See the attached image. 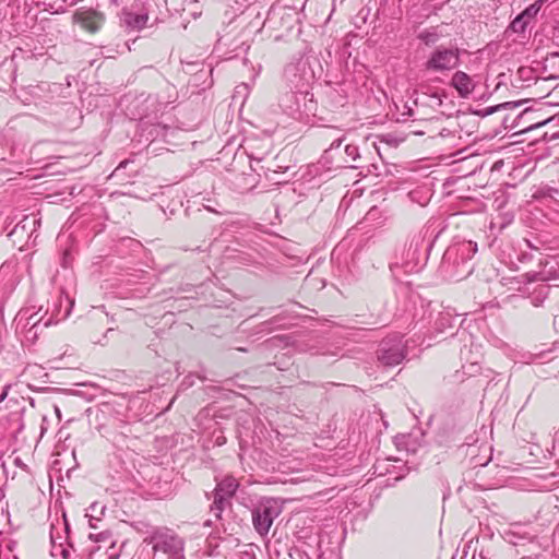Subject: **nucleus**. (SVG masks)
I'll return each mask as SVG.
<instances>
[{"instance_id": "obj_9", "label": "nucleus", "mask_w": 559, "mask_h": 559, "mask_svg": "<svg viewBox=\"0 0 559 559\" xmlns=\"http://www.w3.org/2000/svg\"><path fill=\"white\" fill-rule=\"evenodd\" d=\"M477 252V245L472 241H464L462 243H459L457 246L449 249L447 251L448 257L450 258L453 253H455L456 257H460L462 259V264L465 267L466 275L471 274L473 272V266L468 264V261L474 257V254Z\"/></svg>"}, {"instance_id": "obj_34", "label": "nucleus", "mask_w": 559, "mask_h": 559, "mask_svg": "<svg viewBox=\"0 0 559 559\" xmlns=\"http://www.w3.org/2000/svg\"><path fill=\"white\" fill-rule=\"evenodd\" d=\"M45 421H46V417L44 416V417H43V423H41V426H40V435H41V436H43V435H44V432L46 431Z\"/></svg>"}, {"instance_id": "obj_29", "label": "nucleus", "mask_w": 559, "mask_h": 559, "mask_svg": "<svg viewBox=\"0 0 559 559\" xmlns=\"http://www.w3.org/2000/svg\"><path fill=\"white\" fill-rule=\"evenodd\" d=\"M547 122H548V120H545V121H542V122H537V123H535V124H531V126L526 127L525 129H526V130H530V129L538 128V127H540V126L546 124Z\"/></svg>"}, {"instance_id": "obj_4", "label": "nucleus", "mask_w": 559, "mask_h": 559, "mask_svg": "<svg viewBox=\"0 0 559 559\" xmlns=\"http://www.w3.org/2000/svg\"><path fill=\"white\" fill-rule=\"evenodd\" d=\"M460 62V55L457 48L439 47L425 63V69L428 71L443 72L450 71L457 67Z\"/></svg>"}, {"instance_id": "obj_23", "label": "nucleus", "mask_w": 559, "mask_h": 559, "mask_svg": "<svg viewBox=\"0 0 559 559\" xmlns=\"http://www.w3.org/2000/svg\"><path fill=\"white\" fill-rule=\"evenodd\" d=\"M119 550L120 547H116V543L112 540L110 542L109 546L106 548V552L108 555L109 559H118L119 558Z\"/></svg>"}, {"instance_id": "obj_28", "label": "nucleus", "mask_w": 559, "mask_h": 559, "mask_svg": "<svg viewBox=\"0 0 559 559\" xmlns=\"http://www.w3.org/2000/svg\"><path fill=\"white\" fill-rule=\"evenodd\" d=\"M40 322H43L44 326H49L51 325L52 321H51V318L47 319V320H44V318H40L38 321H37V324H39Z\"/></svg>"}, {"instance_id": "obj_25", "label": "nucleus", "mask_w": 559, "mask_h": 559, "mask_svg": "<svg viewBox=\"0 0 559 559\" xmlns=\"http://www.w3.org/2000/svg\"><path fill=\"white\" fill-rule=\"evenodd\" d=\"M343 140H344L343 138H338V139L334 140V141L331 143V145H330L329 150H333V148H337V147H340V145L342 144Z\"/></svg>"}, {"instance_id": "obj_21", "label": "nucleus", "mask_w": 559, "mask_h": 559, "mask_svg": "<svg viewBox=\"0 0 559 559\" xmlns=\"http://www.w3.org/2000/svg\"><path fill=\"white\" fill-rule=\"evenodd\" d=\"M418 38L425 44V45H433L438 40V34L435 32L425 31L421 32L418 35Z\"/></svg>"}, {"instance_id": "obj_27", "label": "nucleus", "mask_w": 559, "mask_h": 559, "mask_svg": "<svg viewBox=\"0 0 559 559\" xmlns=\"http://www.w3.org/2000/svg\"><path fill=\"white\" fill-rule=\"evenodd\" d=\"M14 464L16 466H20L21 468L27 469V465L23 463V461L20 457L14 459Z\"/></svg>"}, {"instance_id": "obj_31", "label": "nucleus", "mask_w": 559, "mask_h": 559, "mask_svg": "<svg viewBox=\"0 0 559 559\" xmlns=\"http://www.w3.org/2000/svg\"><path fill=\"white\" fill-rule=\"evenodd\" d=\"M124 3V0H109V4L114 7H119Z\"/></svg>"}, {"instance_id": "obj_19", "label": "nucleus", "mask_w": 559, "mask_h": 559, "mask_svg": "<svg viewBox=\"0 0 559 559\" xmlns=\"http://www.w3.org/2000/svg\"><path fill=\"white\" fill-rule=\"evenodd\" d=\"M530 23L521 13L511 22L510 28L514 33H524L527 24Z\"/></svg>"}, {"instance_id": "obj_26", "label": "nucleus", "mask_w": 559, "mask_h": 559, "mask_svg": "<svg viewBox=\"0 0 559 559\" xmlns=\"http://www.w3.org/2000/svg\"><path fill=\"white\" fill-rule=\"evenodd\" d=\"M508 105H509V103H506V104L499 105V106H497V107H489V108H487V109H486L485 115H490V114L495 112L498 108H500V107H504V106H508Z\"/></svg>"}, {"instance_id": "obj_2", "label": "nucleus", "mask_w": 559, "mask_h": 559, "mask_svg": "<svg viewBox=\"0 0 559 559\" xmlns=\"http://www.w3.org/2000/svg\"><path fill=\"white\" fill-rule=\"evenodd\" d=\"M378 360L386 367L401 364L406 357V346L402 337L394 336L383 340L377 352Z\"/></svg>"}, {"instance_id": "obj_14", "label": "nucleus", "mask_w": 559, "mask_h": 559, "mask_svg": "<svg viewBox=\"0 0 559 559\" xmlns=\"http://www.w3.org/2000/svg\"><path fill=\"white\" fill-rule=\"evenodd\" d=\"M38 12L59 14L64 11L63 1L60 0H37Z\"/></svg>"}, {"instance_id": "obj_39", "label": "nucleus", "mask_w": 559, "mask_h": 559, "mask_svg": "<svg viewBox=\"0 0 559 559\" xmlns=\"http://www.w3.org/2000/svg\"><path fill=\"white\" fill-rule=\"evenodd\" d=\"M5 394H7L5 392H3V393L1 394V400H3V399L5 397Z\"/></svg>"}, {"instance_id": "obj_32", "label": "nucleus", "mask_w": 559, "mask_h": 559, "mask_svg": "<svg viewBox=\"0 0 559 559\" xmlns=\"http://www.w3.org/2000/svg\"><path fill=\"white\" fill-rule=\"evenodd\" d=\"M534 112L531 111V110H524L520 116L519 118H527L530 117L531 115H533Z\"/></svg>"}, {"instance_id": "obj_16", "label": "nucleus", "mask_w": 559, "mask_h": 559, "mask_svg": "<svg viewBox=\"0 0 559 559\" xmlns=\"http://www.w3.org/2000/svg\"><path fill=\"white\" fill-rule=\"evenodd\" d=\"M58 33L59 31L52 27V31L47 34H37V43L47 45L48 48L53 47L58 38Z\"/></svg>"}, {"instance_id": "obj_1", "label": "nucleus", "mask_w": 559, "mask_h": 559, "mask_svg": "<svg viewBox=\"0 0 559 559\" xmlns=\"http://www.w3.org/2000/svg\"><path fill=\"white\" fill-rule=\"evenodd\" d=\"M44 530L48 531L50 556L55 559H68L71 545L66 536L69 530L66 518L63 516L62 520L56 518Z\"/></svg>"}, {"instance_id": "obj_17", "label": "nucleus", "mask_w": 559, "mask_h": 559, "mask_svg": "<svg viewBox=\"0 0 559 559\" xmlns=\"http://www.w3.org/2000/svg\"><path fill=\"white\" fill-rule=\"evenodd\" d=\"M16 96L24 105H31L35 98L32 86L21 87L16 91Z\"/></svg>"}, {"instance_id": "obj_3", "label": "nucleus", "mask_w": 559, "mask_h": 559, "mask_svg": "<svg viewBox=\"0 0 559 559\" xmlns=\"http://www.w3.org/2000/svg\"><path fill=\"white\" fill-rule=\"evenodd\" d=\"M238 488V481L231 476L222 479L215 487L214 501L211 512L216 519H221L224 510L230 507V499Z\"/></svg>"}, {"instance_id": "obj_33", "label": "nucleus", "mask_w": 559, "mask_h": 559, "mask_svg": "<svg viewBox=\"0 0 559 559\" xmlns=\"http://www.w3.org/2000/svg\"><path fill=\"white\" fill-rule=\"evenodd\" d=\"M554 326H555L556 331L559 333V316H555Z\"/></svg>"}, {"instance_id": "obj_22", "label": "nucleus", "mask_w": 559, "mask_h": 559, "mask_svg": "<svg viewBox=\"0 0 559 559\" xmlns=\"http://www.w3.org/2000/svg\"><path fill=\"white\" fill-rule=\"evenodd\" d=\"M345 153L348 157H350L353 160H356L360 157L358 146L348 144L345 146Z\"/></svg>"}, {"instance_id": "obj_24", "label": "nucleus", "mask_w": 559, "mask_h": 559, "mask_svg": "<svg viewBox=\"0 0 559 559\" xmlns=\"http://www.w3.org/2000/svg\"><path fill=\"white\" fill-rule=\"evenodd\" d=\"M94 537H95V542H97V543H109L110 544V542H112L111 535L107 532L99 533V534L95 535Z\"/></svg>"}, {"instance_id": "obj_38", "label": "nucleus", "mask_w": 559, "mask_h": 559, "mask_svg": "<svg viewBox=\"0 0 559 559\" xmlns=\"http://www.w3.org/2000/svg\"><path fill=\"white\" fill-rule=\"evenodd\" d=\"M29 404H31L32 406H35L36 401H34L33 399H31V400H29Z\"/></svg>"}, {"instance_id": "obj_15", "label": "nucleus", "mask_w": 559, "mask_h": 559, "mask_svg": "<svg viewBox=\"0 0 559 559\" xmlns=\"http://www.w3.org/2000/svg\"><path fill=\"white\" fill-rule=\"evenodd\" d=\"M454 318L449 311L440 312L435 321V329L438 332H444L452 328Z\"/></svg>"}, {"instance_id": "obj_13", "label": "nucleus", "mask_w": 559, "mask_h": 559, "mask_svg": "<svg viewBox=\"0 0 559 559\" xmlns=\"http://www.w3.org/2000/svg\"><path fill=\"white\" fill-rule=\"evenodd\" d=\"M424 241V237L421 235H418V236H415L411 243H409V249H408V252L411 250H413L412 252V259L406 261L405 264L403 265L406 270V272H413L416 266L418 265V258L416 257L420 247H421V243Z\"/></svg>"}, {"instance_id": "obj_18", "label": "nucleus", "mask_w": 559, "mask_h": 559, "mask_svg": "<svg viewBox=\"0 0 559 559\" xmlns=\"http://www.w3.org/2000/svg\"><path fill=\"white\" fill-rule=\"evenodd\" d=\"M544 0H537L531 5H528L521 14L528 21L534 19L537 13L540 11Z\"/></svg>"}, {"instance_id": "obj_8", "label": "nucleus", "mask_w": 559, "mask_h": 559, "mask_svg": "<svg viewBox=\"0 0 559 559\" xmlns=\"http://www.w3.org/2000/svg\"><path fill=\"white\" fill-rule=\"evenodd\" d=\"M147 20V13L141 10L133 12L130 9L123 8L119 13L120 25L126 27L128 31L142 29L146 25Z\"/></svg>"}, {"instance_id": "obj_30", "label": "nucleus", "mask_w": 559, "mask_h": 559, "mask_svg": "<svg viewBox=\"0 0 559 559\" xmlns=\"http://www.w3.org/2000/svg\"><path fill=\"white\" fill-rule=\"evenodd\" d=\"M452 134V131L449 130V129H442L439 133L440 136L442 138H447V136H450Z\"/></svg>"}, {"instance_id": "obj_11", "label": "nucleus", "mask_w": 559, "mask_h": 559, "mask_svg": "<svg viewBox=\"0 0 559 559\" xmlns=\"http://www.w3.org/2000/svg\"><path fill=\"white\" fill-rule=\"evenodd\" d=\"M153 548L170 556H177L182 549L181 543L175 536L158 535L153 537Z\"/></svg>"}, {"instance_id": "obj_7", "label": "nucleus", "mask_w": 559, "mask_h": 559, "mask_svg": "<svg viewBox=\"0 0 559 559\" xmlns=\"http://www.w3.org/2000/svg\"><path fill=\"white\" fill-rule=\"evenodd\" d=\"M35 231V217L25 216L19 222L14 228L10 231L9 236L13 238V242L22 241L26 237L25 245L20 247V250H24V247L31 248V243H35V239L32 240V235Z\"/></svg>"}, {"instance_id": "obj_35", "label": "nucleus", "mask_w": 559, "mask_h": 559, "mask_svg": "<svg viewBox=\"0 0 559 559\" xmlns=\"http://www.w3.org/2000/svg\"><path fill=\"white\" fill-rule=\"evenodd\" d=\"M540 302H542V301H540L538 298H533V299H532V304H533V306H534V307H539V306H540Z\"/></svg>"}, {"instance_id": "obj_20", "label": "nucleus", "mask_w": 559, "mask_h": 559, "mask_svg": "<svg viewBox=\"0 0 559 559\" xmlns=\"http://www.w3.org/2000/svg\"><path fill=\"white\" fill-rule=\"evenodd\" d=\"M67 301L69 304V307H66L63 311H62L61 306L56 307V309L52 311V316L51 317H56L57 318L56 322H59L60 320H64V319H67L69 317L70 308L73 305V301H71L68 297H67Z\"/></svg>"}, {"instance_id": "obj_37", "label": "nucleus", "mask_w": 559, "mask_h": 559, "mask_svg": "<svg viewBox=\"0 0 559 559\" xmlns=\"http://www.w3.org/2000/svg\"><path fill=\"white\" fill-rule=\"evenodd\" d=\"M0 559H17L16 556H4V557H0Z\"/></svg>"}, {"instance_id": "obj_5", "label": "nucleus", "mask_w": 559, "mask_h": 559, "mask_svg": "<svg viewBox=\"0 0 559 559\" xmlns=\"http://www.w3.org/2000/svg\"><path fill=\"white\" fill-rule=\"evenodd\" d=\"M281 509L275 501H265L252 510V523L255 531L264 536L269 533L273 521L280 515Z\"/></svg>"}, {"instance_id": "obj_10", "label": "nucleus", "mask_w": 559, "mask_h": 559, "mask_svg": "<svg viewBox=\"0 0 559 559\" xmlns=\"http://www.w3.org/2000/svg\"><path fill=\"white\" fill-rule=\"evenodd\" d=\"M74 21L80 24L83 28L94 33L99 29L104 17L103 14L93 11V10H86V11H78L74 14Z\"/></svg>"}, {"instance_id": "obj_6", "label": "nucleus", "mask_w": 559, "mask_h": 559, "mask_svg": "<svg viewBox=\"0 0 559 559\" xmlns=\"http://www.w3.org/2000/svg\"><path fill=\"white\" fill-rule=\"evenodd\" d=\"M34 314L33 309L28 307L21 309L16 314V333L21 335L23 345L32 346L35 343V323L31 322Z\"/></svg>"}, {"instance_id": "obj_36", "label": "nucleus", "mask_w": 559, "mask_h": 559, "mask_svg": "<svg viewBox=\"0 0 559 559\" xmlns=\"http://www.w3.org/2000/svg\"><path fill=\"white\" fill-rule=\"evenodd\" d=\"M46 21H47V20H46L45 17H43V19L40 20V23L43 24V25H41V29H43V31H45V28H46V26H45Z\"/></svg>"}, {"instance_id": "obj_12", "label": "nucleus", "mask_w": 559, "mask_h": 559, "mask_svg": "<svg viewBox=\"0 0 559 559\" xmlns=\"http://www.w3.org/2000/svg\"><path fill=\"white\" fill-rule=\"evenodd\" d=\"M451 85L461 97H467L475 88L473 79L463 71H456L451 80Z\"/></svg>"}]
</instances>
